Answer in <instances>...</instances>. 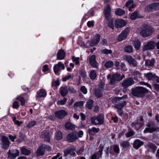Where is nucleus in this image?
I'll return each mask as SVG.
<instances>
[{"label":"nucleus","mask_w":159,"mask_h":159,"mask_svg":"<svg viewBox=\"0 0 159 159\" xmlns=\"http://www.w3.org/2000/svg\"><path fill=\"white\" fill-rule=\"evenodd\" d=\"M56 136L58 139H61L62 138V134L61 132L59 131L57 132Z\"/></svg>","instance_id":"nucleus-47"},{"label":"nucleus","mask_w":159,"mask_h":159,"mask_svg":"<svg viewBox=\"0 0 159 159\" xmlns=\"http://www.w3.org/2000/svg\"><path fill=\"white\" fill-rule=\"evenodd\" d=\"M100 35L98 34H95L91 40L89 41V43L91 46H94L97 44L100 40Z\"/></svg>","instance_id":"nucleus-9"},{"label":"nucleus","mask_w":159,"mask_h":159,"mask_svg":"<svg viewBox=\"0 0 159 159\" xmlns=\"http://www.w3.org/2000/svg\"><path fill=\"white\" fill-rule=\"evenodd\" d=\"M156 75L155 74H153L152 73H148L146 74V76L148 80H152L153 81L155 80V78Z\"/></svg>","instance_id":"nucleus-26"},{"label":"nucleus","mask_w":159,"mask_h":159,"mask_svg":"<svg viewBox=\"0 0 159 159\" xmlns=\"http://www.w3.org/2000/svg\"><path fill=\"white\" fill-rule=\"evenodd\" d=\"M67 114V112L63 110L58 111L55 113L56 116L60 119L63 118Z\"/></svg>","instance_id":"nucleus-14"},{"label":"nucleus","mask_w":159,"mask_h":159,"mask_svg":"<svg viewBox=\"0 0 159 159\" xmlns=\"http://www.w3.org/2000/svg\"><path fill=\"white\" fill-rule=\"evenodd\" d=\"M129 32V29L128 28L125 29L119 35L118 37V41H121L125 39Z\"/></svg>","instance_id":"nucleus-7"},{"label":"nucleus","mask_w":159,"mask_h":159,"mask_svg":"<svg viewBox=\"0 0 159 159\" xmlns=\"http://www.w3.org/2000/svg\"><path fill=\"white\" fill-rule=\"evenodd\" d=\"M99 130L100 129L99 128L93 127L91 129H89L88 132L89 134H91L92 132L94 133H98Z\"/></svg>","instance_id":"nucleus-35"},{"label":"nucleus","mask_w":159,"mask_h":159,"mask_svg":"<svg viewBox=\"0 0 159 159\" xmlns=\"http://www.w3.org/2000/svg\"><path fill=\"white\" fill-rule=\"evenodd\" d=\"M37 96L39 97H44L47 95V93L45 90L42 89L37 92Z\"/></svg>","instance_id":"nucleus-24"},{"label":"nucleus","mask_w":159,"mask_h":159,"mask_svg":"<svg viewBox=\"0 0 159 159\" xmlns=\"http://www.w3.org/2000/svg\"><path fill=\"white\" fill-rule=\"evenodd\" d=\"M76 148L74 147H70L66 149L64 151V156H66L68 154L72 153L73 154L75 153L73 152L75 150Z\"/></svg>","instance_id":"nucleus-18"},{"label":"nucleus","mask_w":159,"mask_h":159,"mask_svg":"<svg viewBox=\"0 0 159 159\" xmlns=\"http://www.w3.org/2000/svg\"><path fill=\"white\" fill-rule=\"evenodd\" d=\"M121 145L124 148L127 147L129 146V142L128 141H124L122 142Z\"/></svg>","instance_id":"nucleus-57"},{"label":"nucleus","mask_w":159,"mask_h":159,"mask_svg":"<svg viewBox=\"0 0 159 159\" xmlns=\"http://www.w3.org/2000/svg\"><path fill=\"white\" fill-rule=\"evenodd\" d=\"M121 98L119 97H115L113 98L112 100L111 101L113 103H115L118 102V101L120 100Z\"/></svg>","instance_id":"nucleus-55"},{"label":"nucleus","mask_w":159,"mask_h":159,"mask_svg":"<svg viewBox=\"0 0 159 159\" xmlns=\"http://www.w3.org/2000/svg\"><path fill=\"white\" fill-rule=\"evenodd\" d=\"M2 148L6 149L8 148L10 142L7 137L5 136H3L2 137Z\"/></svg>","instance_id":"nucleus-8"},{"label":"nucleus","mask_w":159,"mask_h":159,"mask_svg":"<svg viewBox=\"0 0 159 159\" xmlns=\"http://www.w3.org/2000/svg\"><path fill=\"white\" fill-rule=\"evenodd\" d=\"M148 146L150 148L152 149L153 152L155 151L157 148V147L156 145L152 143H149L148 144Z\"/></svg>","instance_id":"nucleus-36"},{"label":"nucleus","mask_w":159,"mask_h":159,"mask_svg":"<svg viewBox=\"0 0 159 159\" xmlns=\"http://www.w3.org/2000/svg\"><path fill=\"white\" fill-rule=\"evenodd\" d=\"M93 101L92 100H89L86 102V107L89 109H91L93 106Z\"/></svg>","instance_id":"nucleus-30"},{"label":"nucleus","mask_w":159,"mask_h":159,"mask_svg":"<svg viewBox=\"0 0 159 159\" xmlns=\"http://www.w3.org/2000/svg\"><path fill=\"white\" fill-rule=\"evenodd\" d=\"M134 46L137 50L140 49L141 46V42L138 40H137L135 41L134 43Z\"/></svg>","instance_id":"nucleus-32"},{"label":"nucleus","mask_w":159,"mask_h":159,"mask_svg":"<svg viewBox=\"0 0 159 159\" xmlns=\"http://www.w3.org/2000/svg\"><path fill=\"white\" fill-rule=\"evenodd\" d=\"M126 24V22L123 19H117L115 21V26L117 28H121L125 26Z\"/></svg>","instance_id":"nucleus-10"},{"label":"nucleus","mask_w":159,"mask_h":159,"mask_svg":"<svg viewBox=\"0 0 159 159\" xmlns=\"http://www.w3.org/2000/svg\"><path fill=\"white\" fill-rule=\"evenodd\" d=\"M125 12L124 10L120 9L118 8L115 11L116 14L119 16H121L125 14Z\"/></svg>","instance_id":"nucleus-29"},{"label":"nucleus","mask_w":159,"mask_h":159,"mask_svg":"<svg viewBox=\"0 0 159 159\" xmlns=\"http://www.w3.org/2000/svg\"><path fill=\"white\" fill-rule=\"evenodd\" d=\"M155 47V42L154 41H150L148 42L144 45L143 48L142 50L145 51L148 50H152L154 49Z\"/></svg>","instance_id":"nucleus-5"},{"label":"nucleus","mask_w":159,"mask_h":159,"mask_svg":"<svg viewBox=\"0 0 159 159\" xmlns=\"http://www.w3.org/2000/svg\"><path fill=\"white\" fill-rule=\"evenodd\" d=\"M80 91L84 94H86L87 93V90L86 87L83 86H82L80 89Z\"/></svg>","instance_id":"nucleus-50"},{"label":"nucleus","mask_w":159,"mask_h":159,"mask_svg":"<svg viewBox=\"0 0 159 159\" xmlns=\"http://www.w3.org/2000/svg\"><path fill=\"white\" fill-rule=\"evenodd\" d=\"M113 150L114 152L116 153H119L120 152V149L118 145H115L114 146Z\"/></svg>","instance_id":"nucleus-56"},{"label":"nucleus","mask_w":159,"mask_h":159,"mask_svg":"<svg viewBox=\"0 0 159 159\" xmlns=\"http://www.w3.org/2000/svg\"><path fill=\"white\" fill-rule=\"evenodd\" d=\"M8 158L9 159H15L19 155V151L17 149L9 150L7 153Z\"/></svg>","instance_id":"nucleus-6"},{"label":"nucleus","mask_w":159,"mask_h":159,"mask_svg":"<svg viewBox=\"0 0 159 159\" xmlns=\"http://www.w3.org/2000/svg\"><path fill=\"white\" fill-rule=\"evenodd\" d=\"M143 125V123L139 122H134L132 123L131 126L132 127L135 128L138 130L140 129Z\"/></svg>","instance_id":"nucleus-19"},{"label":"nucleus","mask_w":159,"mask_h":159,"mask_svg":"<svg viewBox=\"0 0 159 159\" xmlns=\"http://www.w3.org/2000/svg\"><path fill=\"white\" fill-rule=\"evenodd\" d=\"M103 149V146H100L99 147V157H101L102 154V151Z\"/></svg>","instance_id":"nucleus-59"},{"label":"nucleus","mask_w":159,"mask_h":159,"mask_svg":"<svg viewBox=\"0 0 159 159\" xmlns=\"http://www.w3.org/2000/svg\"><path fill=\"white\" fill-rule=\"evenodd\" d=\"M113 22V20L111 19L109 21L108 23V26L112 29H113L114 28V25Z\"/></svg>","instance_id":"nucleus-52"},{"label":"nucleus","mask_w":159,"mask_h":159,"mask_svg":"<svg viewBox=\"0 0 159 159\" xmlns=\"http://www.w3.org/2000/svg\"><path fill=\"white\" fill-rule=\"evenodd\" d=\"M137 64V61L131 56H130V64L132 65L134 67H136Z\"/></svg>","instance_id":"nucleus-34"},{"label":"nucleus","mask_w":159,"mask_h":159,"mask_svg":"<svg viewBox=\"0 0 159 159\" xmlns=\"http://www.w3.org/2000/svg\"><path fill=\"white\" fill-rule=\"evenodd\" d=\"M113 65V62L111 61L107 62L104 65L107 68H111L112 66Z\"/></svg>","instance_id":"nucleus-43"},{"label":"nucleus","mask_w":159,"mask_h":159,"mask_svg":"<svg viewBox=\"0 0 159 159\" xmlns=\"http://www.w3.org/2000/svg\"><path fill=\"white\" fill-rule=\"evenodd\" d=\"M111 8L109 4H107L104 8V12L106 19H108L111 16Z\"/></svg>","instance_id":"nucleus-16"},{"label":"nucleus","mask_w":159,"mask_h":159,"mask_svg":"<svg viewBox=\"0 0 159 159\" xmlns=\"http://www.w3.org/2000/svg\"><path fill=\"white\" fill-rule=\"evenodd\" d=\"M72 76L73 75L71 74H69L67 75H66L62 78V80L63 81H66L71 78Z\"/></svg>","instance_id":"nucleus-48"},{"label":"nucleus","mask_w":159,"mask_h":159,"mask_svg":"<svg viewBox=\"0 0 159 159\" xmlns=\"http://www.w3.org/2000/svg\"><path fill=\"white\" fill-rule=\"evenodd\" d=\"M19 102L17 101H14L12 104V107L14 108L17 109L19 107Z\"/></svg>","instance_id":"nucleus-53"},{"label":"nucleus","mask_w":159,"mask_h":159,"mask_svg":"<svg viewBox=\"0 0 159 159\" xmlns=\"http://www.w3.org/2000/svg\"><path fill=\"white\" fill-rule=\"evenodd\" d=\"M42 137L44 139L45 141H49V136L48 132H47L45 135H43Z\"/></svg>","instance_id":"nucleus-51"},{"label":"nucleus","mask_w":159,"mask_h":159,"mask_svg":"<svg viewBox=\"0 0 159 159\" xmlns=\"http://www.w3.org/2000/svg\"><path fill=\"white\" fill-rule=\"evenodd\" d=\"M87 25L89 27H93L94 25V21H89L87 22Z\"/></svg>","instance_id":"nucleus-63"},{"label":"nucleus","mask_w":159,"mask_h":159,"mask_svg":"<svg viewBox=\"0 0 159 159\" xmlns=\"http://www.w3.org/2000/svg\"><path fill=\"white\" fill-rule=\"evenodd\" d=\"M65 127L67 129L72 130L75 128V125L70 122H67L66 124Z\"/></svg>","instance_id":"nucleus-31"},{"label":"nucleus","mask_w":159,"mask_h":159,"mask_svg":"<svg viewBox=\"0 0 159 159\" xmlns=\"http://www.w3.org/2000/svg\"><path fill=\"white\" fill-rule=\"evenodd\" d=\"M133 0H130V8H133L136 6V5L134 3H133Z\"/></svg>","instance_id":"nucleus-61"},{"label":"nucleus","mask_w":159,"mask_h":159,"mask_svg":"<svg viewBox=\"0 0 159 159\" xmlns=\"http://www.w3.org/2000/svg\"><path fill=\"white\" fill-rule=\"evenodd\" d=\"M148 127L146 128L144 131V133H152L156 131L157 128L155 123L152 121L148 122L147 125Z\"/></svg>","instance_id":"nucleus-4"},{"label":"nucleus","mask_w":159,"mask_h":159,"mask_svg":"<svg viewBox=\"0 0 159 159\" xmlns=\"http://www.w3.org/2000/svg\"><path fill=\"white\" fill-rule=\"evenodd\" d=\"M122 85L124 88H126L129 86V79L127 78L124 81Z\"/></svg>","instance_id":"nucleus-38"},{"label":"nucleus","mask_w":159,"mask_h":159,"mask_svg":"<svg viewBox=\"0 0 159 159\" xmlns=\"http://www.w3.org/2000/svg\"><path fill=\"white\" fill-rule=\"evenodd\" d=\"M153 87L155 89L157 92H159V84H154L153 85Z\"/></svg>","instance_id":"nucleus-64"},{"label":"nucleus","mask_w":159,"mask_h":159,"mask_svg":"<svg viewBox=\"0 0 159 159\" xmlns=\"http://www.w3.org/2000/svg\"><path fill=\"white\" fill-rule=\"evenodd\" d=\"M80 75L84 78H85L87 75L86 74V72L84 70H82L80 72Z\"/></svg>","instance_id":"nucleus-60"},{"label":"nucleus","mask_w":159,"mask_h":159,"mask_svg":"<svg viewBox=\"0 0 159 159\" xmlns=\"http://www.w3.org/2000/svg\"><path fill=\"white\" fill-rule=\"evenodd\" d=\"M72 59L73 61L75 62V64L76 65H79L80 64L79 62V57H76L74 56H73L72 57Z\"/></svg>","instance_id":"nucleus-45"},{"label":"nucleus","mask_w":159,"mask_h":159,"mask_svg":"<svg viewBox=\"0 0 159 159\" xmlns=\"http://www.w3.org/2000/svg\"><path fill=\"white\" fill-rule=\"evenodd\" d=\"M131 75L132 76H135L138 75H140V73L139 71L137 70H134L131 72Z\"/></svg>","instance_id":"nucleus-54"},{"label":"nucleus","mask_w":159,"mask_h":159,"mask_svg":"<svg viewBox=\"0 0 159 159\" xmlns=\"http://www.w3.org/2000/svg\"><path fill=\"white\" fill-rule=\"evenodd\" d=\"M44 150L43 146H40L38 149L37 152V154L38 156H41L43 154Z\"/></svg>","instance_id":"nucleus-33"},{"label":"nucleus","mask_w":159,"mask_h":159,"mask_svg":"<svg viewBox=\"0 0 159 159\" xmlns=\"http://www.w3.org/2000/svg\"><path fill=\"white\" fill-rule=\"evenodd\" d=\"M89 76L92 80H95L97 77V74L95 70H92L89 72Z\"/></svg>","instance_id":"nucleus-23"},{"label":"nucleus","mask_w":159,"mask_h":159,"mask_svg":"<svg viewBox=\"0 0 159 159\" xmlns=\"http://www.w3.org/2000/svg\"><path fill=\"white\" fill-rule=\"evenodd\" d=\"M154 31L153 28L145 24L143 25L139 33L143 37L145 38L152 34Z\"/></svg>","instance_id":"nucleus-2"},{"label":"nucleus","mask_w":159,"mask_h":159,"mask_svg":"<svg viewBox=\"0 0 159 159\" xmlns=\"http://www.w3.org/2000/svg\"><path fill=\"white\" fill-rule=\"evenodd\" d=\"M152 4L153 10H157L159 9V3H153Z\"/></svg>","instance_id":"nucleus-46"},{"label":"nucleus","mask_w":159,"mask_h":159,"mask_svg":"<svg viewBox=\"0 0 159 159\" xmlns=\"http://www.w3.org/2000/svg\"><path fill=\"white\" fill-rule=\"evenodd\" d=\"M155 60L154 59H152L150 60H147L145 62L146 64L150 66H153L154 65Z\"/></svg>","instance_id":"nucleus-39"},{"label":"nucleus","mask_w":159,"mask_h":159,"mask_svg":"<svg viewBox=\"0 0 159 159\" xmlns=\"http://www.w3.org/2000/svg\"><path fill=\"white\" fill-rule=\"evenodd\" d=\"M148 92L147 89L142 87H136L131 89L132 94L135 96L143 98Z\"/></svg>","instance_id":"nucleus-1"},{"label":"nucleus","mask_w":159,"mask_h":159,"mask_svg":"<svg viewBox=\"0 0 159 159\" xmlns=\"http://www.w3.org/2000/svg\"><path fill=\"white\" fill-rule=\"evenodd\" d=\"M60 93L63 97H65L68 93V90L66 87H61L60 89Z\"/></svg>","instance_id":"nucleus-20"},{"label":"nucleus","mask_w":159,"mask_h":159,"mask_svg":"<svg viewBox=\"0 0 159 159\" xmlns=\"http://www.w3.org/2000/svg\"><path fill=\"white\" fill-rule=\"evenodd\" d=\"M57 59L59 60L63 59L65 56V52L63 50L60 49L59 50L57 53Z\"/></svg>","instance_id":"nucleus-17"},{"label":"nucleus","mask_w":159,"mask_h":159,"mask_svg":"<svg viewBox=\"0 0 159 159\" xmlns=\"http://www.w3.org/2000/svg\"><path fill=\"white\" fill-rule=\"evenodd\" d=\"M95 96L98 98H100L102 96V92L99 89H97L95 91Z\"/></svg>","instance_id":"nucleus-44"},{"label":"nucleus","mask_w":159,"mask_h":159,"mask_svg":"<svg viewBox=\"0 0 159 159\" xmlns=\"http://www.w3.org/2000/svg\"><path fill=\"white\" fill-rule=\"evenodd\" d=\"M145 10L147 11H150L153 10L152 4H151L146 7L145 8Z\"/></svg>","instance_id":"nucleus-49"},{"label":"nucleus","mask_w":159,"mask_h":159,"mask_svg":"<svg viewBox=\"0 0 159 159\" xmlns=\"http://www.w3.org/2000/svg\"><path fill=\"white\" fill-rule=\"evenodd\" d=\"M143 144V142L139 140H137L134 141L133 143V147L136 149H138Z\"/></svg>","instance_id":"nucleus-21"},{"label":"nucleus","mask_w":159,"mask_h":159,"mask_svg":"<svg viewBox=\"0 0 159 159\" xmlns=\"http://www.w3.org/2000/svg\"><path fill=\"white\" fill-rule=\"evenodd\" d=\"M96 56L95 55H92L89 59L90 65L94 68H97L98 66V64L96 60Z\"/></svg>","instance_id":"nucleus-13"},{"label":"nucleus","mask_w":159,"mask_h":159,"mask_svg":"<svg viewBox=\"0 0 159 159\" xmlns=\"http://www.w3.org/2000/svg\"><path fill=\"white\" fill-rule=\"evenodd\" d=\"M76 132L70 133L68 134L67 136V139L68 141L70 142H73L75 141L78 138V137L76 135Z\"/></svg>","instance_id":"nucleus-11"},{"label":"nucleus","mask_w":159,"mask_h":159,"mask_svg":"<svg viewBox=\"0 0 159 159\" xmlns=\"http://www.w3.org/2000/svg\"><path fill=\"white\" fill-rule=\"evenodd\" d=\"M21 152L22 154L25 155H29L31 152L30 150L24 147H22L21 148Z\"/></svg>","instance_id":"nucleus-27"},{"label":"nucleus","mask_w":159,"mask_h":159,"mask_svg":"<svg viewBox=\"0 0 159 159\" xmlns=\"http://www.w3.org/2000/svg\"><path fill=\"white\" fill-rule=\"evenodd\" d=\"M67 100V98H64L63 99L58 101L57 102V104L58 105H63L65 104Z\"/></svg>","instance_id":"nucleus-41"},{"label":"nucleus","mask_w":159,"mask_h":159,"mask_svg":"<svg viewBox=\"0 0 159 159\" xmlns=\"http://www.w3.org/2000/svg\"><path fill=\"white\" fill-rule=\"evenodd\" d=\"M83 135V132L82 131L80 130L79 132H76V135L78 137H81Z\"/></svg>","instance_id":"nucleus-62"},{"label":"nucleus","mask_w":159,"mask_h":159,"mask_svg":"<svg viewBox=\"0 0 159 159\" xmlns=\"http://www.w3.org/2000/svg\"><path fill=\"white\" fill-rule=\"evenodd\" d=\"M126 104V102L125 101H121L118 102L115 104V107L118 109H121Z\"/></svg>","instance_id":"nucleus-22"},{"label":"nucleus","mask_w":159,"mask_h":159,"mask_svg":"<svg viewBox=\"0 0 159 159\" xmlns=\"http://www.w3.org/2000/svg\"><path fill=\"white\" fill-rule=\"evenodd\" d=\"M120 74L118 73H116L113 75L112 79L110 82V84L111 85H113L115 84L116 81L120 80Z\"/></svg>","instance_id":"nucleus-15"},{"label":"nucleus","mask_w":159,"mask_h":159,"mask_svg":"<svg viewBox=\"0 0 159 159\" xmlns=\"http://www.w3.org/2000/svg\"><path fill=\"white\" fill-rule=\"evenodd\" d=\"M112 52V51L111 50L106 49H103L101 51V53L102 54H111Z\"/></svg>","instance_id":"nucleus-42"},{"label":"nucleus","mask_w":159,"mask_h":159,"mask_svg":"<svg viewBox=\"0 0 159 159\" xmlns=\"http://www.w3.org/2000/svg\"><path fill=\"white\" fill-rule=\"evenodd\" d=\"M60 153H57L56 156L52 157V159H62V157H60Z\"/></svg>","instance_id":"nucleus-58"},{"label":"nucleus","mask_w":159,"mask_h":159,"mask_svg":"<svg viewBox=\"0 0 159 159\" xmlns=\"http://www.w3.org/2000/svg\"><path fill=\"white\" fill-rule=\"evenodd\" d=\"M16 99L19 100L21 102L22 106H24L25 104V100L21 95H20Z\"/></svg>","instance_id":"nucleus-40"},{"label":"nucleus","mask_w":159,"mask_h":159,"mask_svg":"<svg viewBox=\"0 0 159 159\" xmlns=\"http://www.w3.org/2000/svg\"><path fill=\"white\" fill-rule=\"evenodd\" d=\"M36 122L35 120L32 121L26 125V127L28 128H31L36 124Z\"/></svg>","instance_id":"nucleus-37"},{"label":"nucleus","mask_w":159,"mask_h":159,"mask_svg":"<svg viewBox=\"0 0 159 159\" xmlns=\"http://www.w3.org/2000/svg\"><path fill=\"white\" fill-rule=\"evenodd\" d=\"M83 102L82 101L76 102L74 105V107L75 109L77 110L78 107L82 108L83 106Z\"/></svg>","instance_id":"nucleus-28"},{"label":"nucleus","mask_w":159,"mask_h":159,"mask_svg":"<svg viewBox=\"0 0 159 159\" xmlns=\"http://www.w3.org/2000/svg\"><path fill=\"white\" fill-rule=\"evenodd\" d=\"M90 120L92 124L94 125H102L104 122V116L102 114L93 116Z\"/></svg>","instance_id":"nucleus-3"},{"label":"nucleus","mask_w":159,"mask_h":159,"mask_svg":"<svg viewBox=\"0 0 159 159\" xmlns=\"http://www.w3.org/2000/svg\"><path fill=\"white\" fill-rule=\"evenodd\" d=\"M140 15L139 14L138 11H135L131 15L130 18L132 20H135L137 18H141Z\"/></svg>","instance_id":"nucleus-25"},{"label":"nucleus","mask_w":159,"mask_h":159,"mask_svg":"<svg viewBox=\"0 0 159 159\" xmlns=\"http://www.w3.org/2000/svg\"><path fill=\"white\" fill-rule=\"evenodd\" d=\"M64 65L60 61L54 66L53 67L54 71L55 73L57 74L61 69H64Z\"/></svg>","instance_id":"nucleus-12"}]
</instances>
